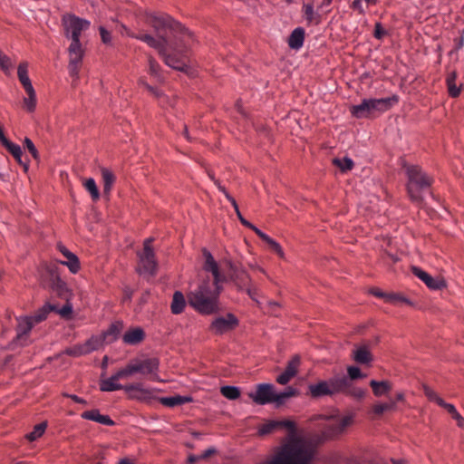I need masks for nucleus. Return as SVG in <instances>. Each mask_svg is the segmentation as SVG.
I'll return each instance as SVG.
<instances>
[{
	"mask_svg": "<svg viewBox=\"0 0 464 464\" xmlns=\"http://www.w3.org/2000/svg\"><path fill=\"white\" fill-rule=\"evenodd\" d=\"M186 299L180 291H175L170 304V310L173 314H181L186 307Z\"/></svg>",
	"mask_w": 464,
	"mask_h": 464,
	"instance_id": "c756f323",
	"label": "nucleus"
},
{
	"mask_svg": "<svg viewBox=\"0 0 464 464\" xmlns=\"http://www.w3.org/2000/svg\"><path fill=\"white\" fill-rule=\"evenodd\" d=\"M441 407L444 408L451 415L452 419L457 421V425L459 427H464V418L459 413L453 404L445 401L444 405Z\"/></svg>",
	"mask_w": 464,
	"mask_h": 464,
	"instance_id": "58836bf2",
	"label": "nucleus"
},
{
	"mask_svg": "<svg viewBox=\"0 0 464 464\" xmlns=\"http://www.w3.org/2000/svg\"><path fill=\"white\" fill-rule=\"evenodd\" d=\"M412 274L421 280L431 290H441L446 287V282L440 277H432L429 273L418 266L411 268Z\"/></svg>",
	"mask_w": 464,
	"mask_h": 464,
	"instance_id": "ddd939ff",
	"label": "nucleus"
},
{
	"mask_svg": "<svg viewBox=\"0 0 464 464\" xmlns=\"http://www.w3.org/2000/svg\"><path fill=\"white\" fill-rule=\"evenodd\" d=\"M53 311L59 314L63 318H69L72 314V304L67 303L64 305H63L62 308H58L56 306V310Z\"/></svg>",
	"mask_w": 464,
	"mask_h": 464,
	"instance_id": "bf43d9fd",
	"label": "nucleus"
},
{
	"mask_svg": "<svg viewBox=\"0 0 464 464\" xmlns=\"http://www.w3.org/2000/svg\"><path fill=\"white\" fill-rule=\"evenodd\" d=\"M353 359L360 364H369L372 361V355L366 345L355 347L352 353Z\"/></svg>",
	"mask_w": 464,
	"mask_h": 464,
	"instance_id": "412c9836",
	"label": "nucleus"
},
{
	"mask_svg": "<svg viewBox=\"0 0 464 464\" xmlns=\"http://www.w3.org/2000/svg\"><path fill=\"white\" fill-rule=\"evenodd\" d=\"M263 241H265L268 245L270 249L272 251H274L275 253H276L281 258L285 257L284 250H283L281 245L277 241H276L274 238H272L268 235L266 236V237L263 239Z\"/></svg>",
	"mask_w": 464,
	"mask_h": 464,
	"instance_id": "c03bdc74",
	"label": "nucleus"
},
{
	"mask_svg": "<svg viewBox=\"0 0 464 464\" xmlns=\"http://www.w3.org/2000/svg\"><path fill=\"white\" fill-rule=\"evenodd\" d=\"M145 332L141 327H133L124 333L122 342L125 344L136 345L140 343L145 339Z\"/></svg>",
	"mask_w": 464,
	"mask_h": 464,
	"instance_id": "a211bd4d",
	"label": "nucleus"
},
{
	"mask_svg": "<svg viewBox=\"0 0 464 464\" xmlns=\"http://www.w3.org/2000/svg\"><path fill=\"white\" fill-rule=\"evenodd\" d=\"M385 302L394 305L412 304V302L409 298L397 293H388Z\"/></svg>",
	"mask_w": 464,
	"mask_h": 464,
	"instance_id": "4c0bfd02",
	"label": "nucleus"
},
{
	"mask_svg": "<svg viewBox=\"0 0 464 464\" xmlns=\"http://www.w3.org/2000/svg\"><path fill=\"white\" fill-rule=\"evenodd\" d=\"M239 324L238 319L231 313H227L224 316L215 318L211 324L210 330L218 335H222L227 332L234 330Z\"/></svg>",
	"mask_w": 464,
	"mask_h": 464,
	"instance_id": "9b49d317",
	"label": "nucleus"
},
{
	"mask_svg": "<svg viewBox=\"0 0 464 464\" xmlns=\"http://www.w3.org/2000/svg\"><path fill=\"white\" fill-rule=\"evenodd\" d=\"M455 80H456L455 72H452L450 75H448L447 80H446L449 94H450V96H451L453 98L458 97L460 93V88L457 87V85L455 83Z\"/></svg>",
	"mask_w": 464,
	"mask_h": 464,
	"instance_id": "a19ab883",
	"label": "nucleus"
},
{
	"mask_svg": "<svg viewBox=\"0 0 464 464\" xmlns=\"http://www.w3.org/2000/svg\"><path fill=\"white\" fill-rule=\"evenodd\" d=\"M352 8L354 10H357L361 14H364V9L362 7V0H354L352 3Z\"/></svg>",
	"mask_w": 464,
	"mask_h": 464,
	"instance_id": "774afa93",
	"label": "nucleus"
},
{
	"mask_svg": "<svg viewBox=\"0 0 464 464\" xmlns=\"http://www.w3.org/2000/svg\"><path fill=\"white\" fill-rule=\"evenodd\" d=\"M135 366L133 363V361H131L130 363H128L124 368L120 369L115 373L117 374V377L119 380L128 378L136 372Z\"/></svg>",
	"mask_w": 464,
	"mask_h": 464,
	"instance_id": "49530a36",
	"label": "nucleus"
},
{
	"mask_svg": "<svg viewBox=\"0 0 464 464\" xmlns=\"http://www.w3.org/2000/svg\"><path fill=\"white\" fill-rule=\"evenodd\" d=\"M371 113L373 112H384L389 111L393 105L399 102V97L393 94L391 97L380 98V99H368Z\"/></svg>",
	"mask_w": 464,
	"mask_h": 464,
	"instance_id": "dca6fc26",
	"label": "nucleus"
},
{
	"mask_svg": "<svg viewBox=\"0 0 464 464\" xmlns=\"http://www.w3.org/2000/svg\"><path fill=\"white\" fill-rule=\"evenodd\" d=\"M297 392V390L292 386L286 387L285 391L281 392H276L274 390L273 403H275L276 406H280L285 403L286 399L295 396Z\"/></svg>",
	"mask_w": 464,
	"mask_h": 464,
	"instance_id": "2f4dec72",
	"label": "nucleus"
},
{
	"mask_svg": "<svg viewBox=\"0 0 464 464\" xmlns=\"http://www.w3.org/2000/svg\"><path fill=\"white\" fill-rule=\"evenodd\" d=\"M62 24L67 38L72 42H81L82 32L89 29L91 22L73 14H65L62 17Z\"/></svg>",
	"mask_w": 464,
	"mask_h": 464,
	"instance_id": "423d86ee",
	"label": "nucleus"
},
{
	"mask_svg": "<svg viewBox=\"0 0 464 464\" xmlns=\"http://www.w3.org/2000/svg\"><path fill=\"white\" fill-rule=\"evenodd\" d=\"M102 42L104 44H111V33L105 29L103 26L99 27Z\"/></svg>",
	"mask_w": 464,
	"mask_h": 464,
	"instance_id": "69168bd1",
	"label": "nucleus"
},
{
	"mask_svg": "<svg viewBox=\"0 0 464 464\" xmlns=\"http://www.w3.org/2000/svg\"><path fill=\"white\" fill-rule=\"evenodd\" d=\"M27 97L23 100L24 106L28 112H34L36 109V93L34 89L25 90Z\"/></svg>",
	"mask_w": 464,
	"mask_h": 464,
	"instance_id": "e433bc0d",
	"label": "nucleus"
},
{
	"mask_svg": "<svg viewBox=\"0 0 464 464\" xmlns=\"http://www.w3.org/2000/svg\"><path fill=\"white\" fill-rule=\"evenodd\" d=\"M12 63L10 58L0 51V68L5 72L9 73L12 68Z\"/></svg>",
	"mask_w": 464,
	"mask_h": 464,
	"instance_id": "13d9d810",
	"label": "nucleus"
},
{
	"mask_svg": "<svg viewBox=\"0 0 464 464\" xmlns=\"http://www.w3.org/2000/svg\"><path fill=\"white\" fill-rule=\"evenodd\" d=\"M46 428H47L46 422L38 423L34 427V430L31 432L26 434L25 437L29 441H34L43 436Z\"/></svg>",
	"mask_w": 464,
	"mask_h": 464,
	"instance_id": "ea45409f",
	"label": "nucleus"
},
{
	"mask_svg": "<svg viewBox=\"0 0 464 464\" xmlns=\"http://www.w3.org/2000/svg\"><path fill=\"white\" fill-rule=\"evenodd\" d=\"M295 376L285 370L276 377V382L281 385L287 384Z\"/></svg>",
	"mask_w": 464,
	"mask_h": 464,
	"instance_id": "680f3d73",
	"label": "nucleus"
},
{
	"mask_svg": "<svg viewBox=\"0 0 464 464\" xmlns=\"http://www.w3.org/2000/svg\"><path fill=\"white\" fill-rule=\"evenodd\" d=\"M324 420L323 435L325 438H334L341 435L353 423V415L347 414L343 417L320 416Z\"/></svg>",
	"mask_w": 464,
	"mask_h": 464,
	"instance_id": "6e6552de",
	"label": "nucleus"
},
{
	"mask_svg": "<svg viewBox=\"0 0 464 464\" xmlns=\"http://www.w3.org/2000/svg\"><path fill=\"white\" fill-rule=\"evenodd\" d=\"M193 398L191 396H182V395H175L169 397H161L160 398V402L169 408H173L179 405H183L185 403L191 402Z\"/></svg>",
	"mask_w": 464,
	"mask_h": 464,
	"instance_id": "393cba45",
	"label": "nucleus"
},
{
	"mask_svg": "<svg viewBox=\"0 0 464 464\" xmlns=\"http://www.w3.org/2000/svg\"><path fill=\"white\" fill-rule=\"evenodd\" d=\"M334 164L336 165L342 171L351 170L353 168V161L352 159L345 157L343 159H334Z\"/></svg>",
	"mask_w": 464,
	"mask_h": 464,
	"instance_id": "3c124183",
	"label": "nucleus"
},
{
	"mask_svg": "<svg viewBox=\"0 0 464 464\" xmlns=\"http://www.w3.org/2000/svg\"><path fill=\"white\" fill-rule=\"evenodd\" d=\"M81 417L83 420H92L106 426L115 425V422L109 415L101 414L97 409L86 411L81 414Z\"/></svg>",
	"mask_w": 464,
	"mask_h": 464,
	"instance_id": "6ab92c4d",
	"label": "nucleus"
},
{
	"mask_svg": "<svg viewBox=\"0 0 464 464\" xmlns=\"http://www.w3.org/2000/svg\"><path fill=\"white\" fill-rule=\"evenodd\" d=\"M153 239L147 238L143 243V250L138 254L139 266L137 272L143 276H154L157 271V260L154 250L151 246Z\"/></svg>",
	"mask_w": 464,
	"mask_h": 464,
	"instance_id": "0eeeda50",
	"label": "nucleus"
},
{
	"mask_svg": "<svg viewBox=\"0 0 464 464\" xmlns=\"http://www.w3.org/2000/svg\"><path fill=\"white\" fill-rule=\"evenodd\" d=\"M24 147L28 150V151L30 152V154L32 155V157L37 161L39 162L40 161V155H39V152L35 147V145L34 144V142L32 141L31 139L29 138H24Z\"/></svg>",
	"mask_w": 464,
	"mask_h": 464,
	"instance_id": "6e6d98bb",
	"label": "nucleus"
},
{
	"mask_svg": "<svg viewBox=\"0 0 464 464\" xmlns=\"http://www.w3.org/2000/svg\"><path fill=\"white\" fill-rule=\"evenodd\" d=\"M324 382H326L327 389L330 390V396L343 394L352 385L350 380L344 375H336L324 380Z\"/></svg>",
	"mask_w": 464,
	"mask_h": 464,
	"instance_id": "4468645a",
	"label": "nucleus"
},
{
	"mask_svg": "<svg viewBox=\"0 0 464 464\" xmlns=\"http://www.w3.org/2000/svg\"><path fill=\"white\" fill-rule=\"evenodd\" d=\"M136 372L141 374L158 375L160 368V361L156 357L147 358L144 360H133Z\"/></svg>",
	"mask_w": 464,
	"mask_h": 464,
	"instance_id": "2eb2a0df",
	"label": "nucleus"
},
{
	"mask_svg": "<svg viewBox=\"0 0 464 464\" xmlns=\"http://www.w3.org/2000/svg\"><path fill=\"white\" fill-rule=\"evenodd\" d=\"M277 420H269L264 424H262L258 428V434L259 435H266L274 431L276 429H277Z\"/></svg>",
	"mask_w": 464,
	"mask_h": 464,
	"instance_id": "864d4df0",
	"label": "nucleus"
},
{
	"mask_svg": "<svg viewBox=\"0 0 464 464\" xmlns=\"http://www.w3.org/2000/svg\"><path fill=\"white\" fill-rule=\"evenodd\" d=\"M5 149L12 154L16 162L23 167L24 171L27 172L29 169V160H23V151L20 145L11 142L5 147Z\"/></svg>",
	"mask_w": 464,
	"mask_h": 464,
	"instance_id": "b1692460",
	"label": "nucleus"
},
{
	"mask_svg": "<svg viewBox=\"0 0 464 464\" xmlns=\"http://www.w3.org/2000/svg\"><path fill=\"white\" fill-rule=\"evenodd\" d=\"M423 392L425 396L431 401H435L439 406H442L445 403V401L440 398L435 391H433L430 387L424 385Z\"/></svg>",
	"mask_w": 464,
	"mask_h": 464,
	"instance_id": "09e8293b",
	"label": "nucleus"
},
{
	"mask_svg": "<svg viewBox=\"0 0 464 464\" xmlns=\"http://www.w3.org/2000/svg\"><path fill=\"white\" fill-rule=\"evenodd\" d=\"M300 366V357L299 355H295L292 357L290 361H288L285 371L295 376L298 372V368Z\"/></svg>",
	"mask_w": 464,
	"mask_h": 464,
	"instance_id": "603ef678",
	"label": "nucleus"
},
{
	"mask_svg": "<svg viewBox=\"0 0 464 464\" xmlns=\"http://www.w3.org/2000/svg\"><path fill=\"white\" fill-rule=\"evenodd\" d=\"M304 29L303 27H296L288 37V46L293 50H299L304 45Z\"/></svg>",
	"mask_w": 464,
	"mask_h": 464,
	"instance_id": "4be33fe9",
	"label": "nucleus"
},
{
	"mask_svg": "<svg viewBox=\"0 0 464 464\" xmlns=\"http://www.w3.org/2000/svg\"><path fill=\"white\" fill-rule=\"evenodd\" d=\"M308 391L312 398L330 396V390L327 389V384L324 380L310 384L308 386Z\"/></svg>",
	"mask_w": 464,
	"mask_h": 464,
	"instance_id": "cd10ccee",
	"label": "nucleus"
},
{
	"mask_svg": "<svg viewBox=\"0 0 464 464\" xmlns=\"http://www.w3.org/2000/svg\"><path fill=\"white\" fill-rule=\"evenodd\" d=\"M387 34L386 30L382 27L381 23H376L374 25V33L373 36L378 39L382 40L385 35Z\"/></svg>",
	"mask_w": 464,
	"mask_h": 464,
	"instance_id": "0e129e2a",
	"label": "nucleus"
},
{
	"mask_svg": "<svg viewBox=\"0 0 464 464\" xmlns=\"http://www.w3.org/2000/svg\"><path fill=\"white\" fill-rule=\"evenodd\" d=\"M117 374L114 373L111 377L102 380L100 382V390L102 392H115L119 390L124 391V385L118 382Z\"/></svg>",
	"mask_w": 464,
	"mask_h": 464,
	"instance_id": "bb28decb",
	"label": "nucleus"
},
{
	"mask_svg": "<svg viewBox=\"0 0 464 464\" xmlns=\"http://www.w3.org/2000/svg\"><path fill=\"white\" fill-rule=\"evenodd\" d=\"M372 411L375 414V415H382V413H384L385 411H389L388 409H387V405L385 402H379V403H376L372 406Z\"/></svg>",
	"mask_w": 464,
	"mask_h": 464,
	"instance_id": "338daca9",
	"label": "nucleus"
},
{
	"mask_svg": "<svg viewBox=\"0 0 464 464\" xmlns=\"http://www.w3.org/2000/svg\"><path fill=\"white\" fill-rule=\"evenodd\" d=\"M122 329V323L121 322H115L111 324L109 327V329L104 332L102 335L104 337V340H106L107 336H113V340L117 339Z\"/></svg>",
	"mask_w": 464,
	"mask_h": 464,
	"instance_id": "a18cd8bd",
	"label": "nucleus"
},
{
	"mask_svg": "<svg viewBox=\"0 0 464 464\" xmlns=\"http://www.w3.org/2000/svg\"><path fill=\"white\" fill-rule=\"evenodd\" d=\"M370 386L376 397L387 395L392 390V383L389 381L372 380Z\"/></svg>",
	"mask_w": 464,
	"mask_h": 464,
	"instance_id": "a878e982",
	"label": "nucleus"
},
{
	"mask_svg": "<svg viewBox=\"0 0 464 464\" xmlns=\"http://www.w3.org/2000/svg\"><path fill=\"white\" fill-rule=\"evenodd\" d=\"M348 376H346L350 382L353 380L363 378L365 375L362 373L361 369L357 366H349L347 368Z\"/></svg>",
	"mask_w": 464,
	"mask_h": 464,
	"instance_id": "4d7b16f0",
	"label": "nucleus"
},
{
	"mask_svg": "<svg viewBox=\"0 0 464 464\" xmlns=\"http://www.w3.org/2000/svg\"><path fill=\"white\" fill-rule=\"evenodd\" d=\"M69 64L68 70L72 77L77 79L79 76L80 67L82 63L84 50L81 42H71L68 48Z\"/></svg>",
	"mask_w": 464,
	"mask_h": 464,
	"instance_id": "1a4fd4ad",
	"label": "nucleus"
},
{
	"mask_svg": "<svg viewBox=\"0 0 464 464\" xmlns=\"http://www.w3.org/2000/svg\"><path fill=\"white\" fill-rule=\"evenodd\" d=\"M350 111L357 119L368 118L372 114L368 99H363L360 104L353 105Z\"/></svg>",
	"mask_w": 464,
	"mask_h": 464,
	"instance_id": "c85d7f7f",
	"label": "nucleus"
},
{
	"mask_svg": "<svg viewBox=\"0 0 464 464\" xmlns=\"http://www.w3.org/2000/svg\"><path fill=\"white\" fill-rule=\"evenodd\" d=\"M145 89L153 96L158 98L161 105L169 103L168 97L160 89L153 87L150 84H145Z\"/></svg>",
	"mask_w": 464,
	"mask_h": 464,
	"instance_id": "8fccbe9b",
	"label": "nucleus"
},
{
	"mask_svg": "<svg viewBox=\"0 0 464 464\" xmlns=\"http://www.w3.org/2000/svg\"><path fill=\"white\" fill-rule=\"evenodd\" d=\"M63 353L69 356L80 357L87 354L82 343L75 344L72 347L66 348Z\"/></svg>",
	"mask_w": 464,
	"mask_h": 464,
	"instance_id": "de8ad7c7",
	"label": "nucleus"
},
{
	"mask_svg": "<svg viewBox=\"0 0 464 464\" xmlns=\"http://www.w3.org/2000/svg\"><path fill=\"white\" fill-rule=\"evenodd\" d=\"M104 337L102 335H92L88 340H86L82 344L84 349L88 353H91L94 351H97L104 343Z\"/></svg>",
	"mask_w": 464,
	"mask_h": 464,
	"instance_id": "473e14b6",
	"label": "nucleus"
},
{
	"mask_svg": "<svg viewBox=\"0 0 464 464\" xmlns=\"http://www.w3.org/2000/svg\"><path fill=\"white\" fill-rule=\"evenodd\" d=\"M302 11L308 25H318L322 22L321 14L314 10L312 4H304Z\"/></svg>",
	"mask_w": 464,
	"mask_h": 464,
	"instance_id": "5701e85b",
	"label": "nucleus"
},
{
	"mask_svg": "<svg viewBox=\"0 0 464 464\" xmlns=\"http://www.w3.org/2000/svg\"><path fill=\"white\" fill-rule=\"evenodd\" d=\"M249 295V297L255 301L257 304H260L258 297H259V292L258 289L256 287L251 286V283L248 285V286L245 287V289Z\"/></svg>",
	"mask_w": 464,
	"mask_h": 464,
	"instance_id": "e2e57ef3",
	"label": "nucleus"
},
{
	"mask_svg": "<svg viewBox=\"0 0 464 464\" xmlns=\"http://www.w3.org/2000/svg\"><path fill=\"white\" fill-rule=\"evenodd\" d=\"M275 387L271 383H259L256 391L248 394L249 398L258 405L273 403Z\"/></svg>",
	"mask_w": 464,
	"mask_h": 464,
	"instance_id": "f8f14e48",
	"label": "nucleus"
},
{
	"mask_svg": "<svg viewBox=\"0 0 464 464\" xmlns=\"http://www.w3.org/2000/svg\"><path fill=\"white\" fill-rule=\"evenodd\" d=\"M221 394L228 400H236L240 396V391L236 386L226 385L220 389Z\"/></svg>",
	"mask_w": 464,
	"mask_h": 464,
	"instance_id": "79ce46f5",
	"label": "nucleus"
},
{
	"mask_svg": "<svg viewBox=\"0 0 464 464\" xmlns=\"http://www.w3.org/2000/svg\"><path fill=\"white\" fill-rule=\"evenodd\" d=\"M277 426L287 429L289 437L267 464H311L314 458V449L296 436L295 423L289 420H277Z\"/></svg>",
	"mask_w": 464,
	"mask_h": 464,
	"instance_id": "f03ea898",
	"label": "nucleus"
},
{
	"mask_svg": "<svg viewBox=\"0 0 464 464\" xmlns=\"http://www.w3.org/2000/svg\"><path fill=\"white\" fill-rule=\"evenodd\" d=\"M101 171L103 181V192L109 194L115 182V176L112 171L107 168H102Z\"/></svg>",
	"mask_w": 464,
	"mask_h": 464,
	"instance_id": "f704fd0d",
	"label": "nucleus"
},
{
	"mask_svg": "<svg viewBox=\"0 0 464 464\" xmlns=\"http://www.w3.org/2000/svg\"><path fill=\"white\" fill-rule=\"evenodd\" d=\"M160 64L156 62L155 59H153L152 57H150L149 58V72H150V75L154 76L159 81L161 80V75L160 73Z\"/></svg>",
	"mask_w": 464,
	"mask_h": 464,
	"instance_id": "5fc2aeb1",
	"label": "nucleus"
},
{
	"mask_svg": "<svg viewBox=\"0 0 464 464\" xmlns=\"http://www.w3.org/2000/svg\"><path fill=\"white\" fill-rule=\"evenodd\" d=\"M148 23L155 29L156 32L160 33L166 29L178 31L179 35L176 38L175 44L187 45L190 50L194 43L193 34L181 25L179 22L175 21L171 16L166 14H155L151 13L147 16Z\"/></svg>",
	"mask_w": 464,
	"mask_h": 464,
	"instance_id": "20e7f679",
	"label": "nucleus"
},
{
	"mask_svg": "<svg viewBox=\"0 0 464 464\" xmlns=\"http://www.w3.org/2000/svg\"><path fill=\"white\" fill-rule=\"evenodd\" d=\"M65 261H60L61 265L66 266L72 274H77L81 268L78 256L73 253H68Z\"/></svg>",
	"mask_w": 464,
	"mask_h": 464,
	"instance_id": "72a5a7b5",
	"label": "nucleus"
},
{
	"mask_svg": "<svg viewBox=\"0 0 464 464\" xmlns=\"http://www.w3.org/2000/svg\"><path fill=\"white\" fill-rule=\"evenodd\" d=\"M85 189L91 194V197L93 200H97L100 198V192L97 188L96 182L94 179L89 178L85 180L83 184Z\"/></svg>",
	"mask_w": 464,
	"mask_h": 464,
	"instance_id": "37998d69",
	"label": "nucleus"
},
{
	"mask_svg": "<svg viewBox=\"0 0 464 464\" xmlns=\"http://www.w3.org/2000/svg\"><path fill=\"white\" fill-rule=\"evenodd\" d=\"M17 76L24 91L34 89V86L28 75V63L26 62H23L18 65Z\"/></svg>",
	"mask_w": 464,
	"mask_h": 464,
	"instance_id": "7c9ffc66",
	"label": "nucleus"
},
{
	"mask_svg": "<svg viewBox=\"0 0 464 464\" xmlns=\"http://www.w3.org/2000/svg\"><path fill=\"white\" fill-rule=\"evenodd\" d=\"M202 256L204 262L202 269L211 274L213 283L204 280L199 285L188 294V304L201 314H212L218 311V298L223 289L222 284L227 281V277L221 272L219 264L212 253L203 247Z\"/></svg>",
	"mask_w": 464,
	"mask_h": 464,
	"instance_id": "f257e3e1",
	"label": "nucleus"
},
{
	"mask_svg": "<svg viewBox=\"0 0 464 464\" xmlns=\"http://www.w3.org/2000/svg\"><path fill=\"white\" fill-rule=\"evenodd\" d=\"M225 264L228 269L229 279L237 285L238 290L243 291L251 283V278L243 266H238L231 260H226Z\"/></svg>",
	"mask_w": 464,
	"mask_h": 464,
	"instance_id": "9d476101",
	"label": "nucleus"
},
{
	"mask_svg": "<svg viewBox=\"0 0 464 464\" xmlns=\"http://www.w3.org/2000/svg\"><path fill=\"white\" fill-rule=\"evenodd\" d=\"M121 34L146 43L150 47L156 49L162 56L166 65L180 72H185L188 68L189 50L187 45H176L169 50L168 41L164 37L156 38L148 34H133L124 24H121Z\"/></svg>",
	"mask_w": 464,
	"mask_h": 464,
	"instance_id": "7ed1b4c3",
	"label": "nucleus"
},
{
	"mask_svg": "<svg viewBox=\"0 0 464 464\" xmlns=\"http://www.w3.org/2000/svg\"><path fill=\"white\" fill-rule=\"evenodd\" d=\"M53 310H56V305L46 304L39 308L32 316L35 324H39L47 318V315Z\"/></svg>",
	"mask_w": 464,
	"mask_h": 464,
	"instance_id": "c9c22d12",
	"label": "nucleus"
},
{
	"mask_svg": "<svg viewBox=\"0 0 464 464\" xmlns=\"http://www.w3.org/2000/svg\"><path fill=\"white\" fill-rule=\"evenodd\" d=\"M35 324L31 315L17 318L16 339L21 340L27 336Z\"/></svg>",
	"mask_w": 464,
	"mask_h": 464,
	"instance_id": "aec40b11",
	"label": "nucleus"
},
{
	"mask_svg": "<svg viewBox=\"0 0 464 464\" xmlns=\"http://www.w3.org/2000/svg\"><path fill=\"white\" fill-rule=\"evenodd\" d=\"M124 392L129 394L130 398L138 401H146L151 397V392L140 382L124 385Z\"/></svg>",
	"mask_w": 464,
	"mask_h": 464,
	"instance_id": "f3484780",
	"label": "nucleus"
},
{
	"mask_svg": "<svg viewBox=\"0 0 464 464\" xmlns=\"http://www.w3.org/2000/svg\"><path fill=\"white\" fill-rule=\"evenodd\" d=\"M343 394L350 395L353 398H356L358 400L362 399L365 395V391L362 388H352V386L348 389L347 392H344Z\"/></svg>",
	"mask_w": 464,
	"mask_h": 464,
	"instance_id": "052dcab7",
	"label": "nucleus"
},
{
	"mask_svg": "<svg viewBox=\"0 0 464 464\" xmlns=\"http://www.w3.org/2000/svg\"><path fill=\"white\" fill-rule=\"evenodd\" d=\"M405 172L408 179L407 191L410 198L413 201H420L422 191L432 185L434 179L418 165L405 166Z\"/></svg>",
	"mask_w": 464,
	"mask_h": 464,
	"instance_id": "39448f33",
	"label": "nucleus"
}]
</instances>
